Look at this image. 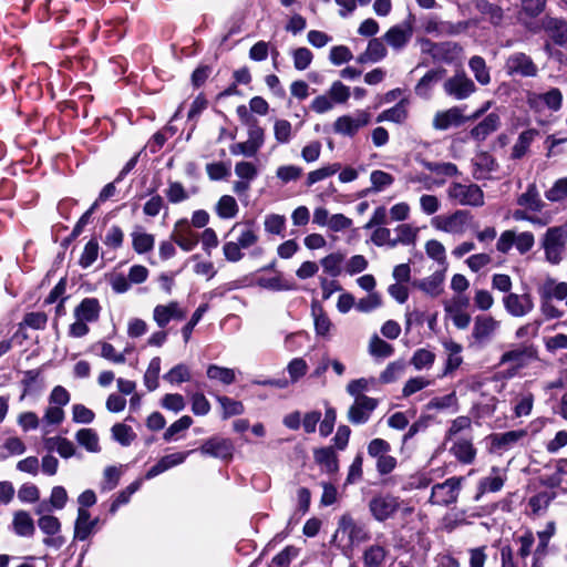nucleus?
I'll return each mask as SVG.
<instances>
[{"mask_svg":"<svg viewBox=\"0 0 567 567\" xmlns=\"http://www.w3.org/2000/svg\"><path fill=\"white\" fill-rule=\"evenodd\" d=\"M443 89L447 95L456 100H465L475 92L476 87L464 72H458L444 82Z\"/></svg>","mask_w":567,"mask_h":567,"instance_id":"nucleus-14","label":"nucleus"},{"mask_svg":"<svg viewBox=\"0 0 567 567\" xmlns=\"http://www.w3.org/2000/svg\"><path fill=\"white\" fill-rule=\"evenodd\" d=\"M101 312V306L95 298H84L74 309L73 315L75 319L85 321L87 323L95 322Z\"/></svg>","mask_w":567,"mask_h":567,"instance_id":"nucleus-23","label":"nucleus"},{"mask_svg":"<svg viewBox=\"0 0 567 567\" xmlns=\"http://www.w3.org/2000/svg\"><path fill=\"white\" fill-rule=\"evenodd\" d=\"M193 424V419L188 415H183L181 419L172 423L163 434V439L166 442L177 440V435L182 432L187 431Z\"/></svg>","mask_w":567,"mask_h":567,"instance_id":"nucleus-45","label":"nucleus"},{"mask_svg":"<svg viewBox=\"0 0 567 567\" xmlns=\"http://www.w3.org/2000/svg\"><path fill=\"white\" fill-rule=\"evenodd\" d=\"M423 166L440 176L454 177L460 174L457 166L450 162H424Z\"/></svg>","mask_w":567,"mask_h":567,"instance_id":"nucleus-49","label":"nucleus"},{"mask_svg":"<svg viewBox=\"0 0 567 567\" xmlns=\"http://www.w3.org/2000/svg\"><path fill=\"white\" fill-rule=\"evenodd\" d=\"M408 99H401L398 104L393 107L388 109L380 113L377 117V122H393V123H403L408 118Z\"/></svg>","mask_w":567,"mask_h":567,"instance_id":"nucleus-31","label":"nucleus"},{"mask_svg":"<svg viewBox=\"0 0 567 567\" xmlns=\"http://www.w3.org/2000/svg\"><path fill=\"white\" fill-rule=\"evenodd\" d=\"M435 361V354L427 349H419L411 358V363L416 370L429 369Z\"/></svg>","mask_w":567,"mask_h":567,"instance_id":"nucleus-61","label":"nucleus"},{"mask_svg":"<svg viewBox=\"0 0 567 567\" xmlns=\"http://www.w3.org/2000/svg\"><path fill=\"white\" fill-rule=\"evenodd\" d=\"M371 188L368 192L380 193L394 183V177L381 169L372 171L370 174Z\"/></svg>","mask_w":567,"mask_h":567,"instance_id":"nucleus-43","label":"nucleus"},{"mask_svg":"<svg viewBox=\"0 0 567 567\" xmlns=\"http://www.w3.org/2000/svg\"><path fill=\"white\" fill-rule=\"evenodd\" d=\"M206 373L210 380H216L225 385H229L236 380L235 370L217 364H209Z\"/></svg>","mask_w":567,"mask_h":567,"instance_id":"nucleus-40","label":"nucleus"},{"mask_svg":"<svg viewBox=\"0 0 567 567\" xmlns=\"http://www.w3.org/2000/svg\"><path fill=\"white\" fill-rule=\"evenodd\" d=\"M427 410H457V396L455 392H452L444 396L433 398L426 405Z\"/></svg>","mask_w":567,"mask_h":567,"instance_id":"nucleus-59","label":"nucleus"},{"mask_svg":"<svg viewBox=\"0 0 567 567\" xmlns=\"http://www.w3.org/2000/svg\"><path fill=\"white\" fill-rule=\"evenodd\" d=\"M463 49L456 42L439 43L435 49L434 59L451 63L461 58Z\"/></svg>","mask_w":567,"mask_h":567,"instance_id":"nucleus-33","label":"nucleus"},{"mask_svg":"<svg viewBox=\"0 0 567 567\" xmlns=\"http://www.w3.org/2000/svg\"><path fill=\"white\" fill-rule=\"evenodd\" d=\"M233 237L223 246V255L229 262H238L244 258L243 249H249L259 241L258 229L254 221H238L227 233Z\"/></svg>","mask_w":567,"mask_h":567,"instance_id":"nucleus-2","label":"nucleus"},{"mask_svg":"<svg viewBox=\"0 0 567 567\" xmlns=\"http://www.w3.org/2000/svg\"><path fill=\"white\" fill-rule=\"evenodd\" d=\"M377 384V380L374 378H360L352 380L347 385V392L353 396L358 398H368L363 394L364 391L370 390Z\"/></svg>","mask_w":567,"mask_h":567,"instance_id":"nucleus-41","label":"nucleus"},{"mask_svg":"<svg viewBox=\"0 0 567 567\" xmlns=\"http://www.w3.org/2000/svg\"><path fill=\"white\" fill-rule=\"evenodd\" d=\"M425 252L431 259L436 261L440 266H442L445 269L447 268L446 251L444 245L441 241L436 239L427 240L425 243Z\"/></svg>","mask_w":567,"mask_h":567,"instance_id":"nucleus-42","label":"nucleus"},{"mask_svg":"<svg viewBox=\"0 0 567 567\" xmlns=\"http://www.w3.org/2000/svg\"><path fill=\"white\" fill-rule=\"evenodd\" d=\"M96 523L97 518L91 519L90 513L85 508L79 507L74 526V538L79 540L87 539Z\"/></svg>","mask_w":567,"mask_h":567,"instance_id":"nucleus-27","label":"nucleus"},{"mask_svg":"<svg viewBox=\"0 0 567 567\" xmlns=\"http://www.w3.org/2000/svg\"><path fill=\"white\" fill-rule=\"evenodd\" d=\"M111 431L113 439L123 446L130 445L135 439V433L132 427L123 423L114 424Z\"/></svg>","mask_w":567,"mask_h":567,"instance_id":"nucleus-62","label":"nucleus"},{"mask_svg":"<svg viewBox=\"0 0 567 567\" xmlns=\"http://www.w3.org/2000/svg\"><path fill=\"white\" fill-rule=\"evenodd\" d=\"M265 231L272 235H281L286 228V217L279 214H269L264 220Z\"/></svg>","mask_w":567,"mask_h":567,"instance_id":"nucleus-58","label":"nucleus"},{"mask_svg":"<svg viewBox=\"0 0 567 567\" xmlns=\"http://www.w3.org/2000/svg\"><path fill=\"white\" fill-rule=\"evenodd\" d=\"M371 122V114L365 110H358L352 115H342L333 122V132L342 136H354L358 131Z\"/></svg>","mask_w":567,"mask_h":567,"instance_id":"nucleus-8","label":"nucleus"},{"mask_svg":"<svg viewBox=\"0 0 567 567\" xmlns=\"http://www.w3.org/2000/svg\"><path fill=\"white\" fill-rule=\"evenodd\" d=\"M470 69L478 83L486 85L491 81L489 72L483 58L475 55L470 60Z\"/></svg>","mask_w":567,"mask_h":567,"instance_id":"nucleus-54","label":"nucleus"},{"mask_svg":"<svg viewBox=\"0 0 567 567\" xmlns=\"http://www.w3.org/2000/svg\"><path fill=\"white\" fill-rule=\"evenodd\" d=\"M164 380L171 384L187 382L190 380L189 368L184 363H179L164 374Z\"/></svg>","mask_w":567,"mask_h":567,"instance_id":"nucleus-56","label":"nucleus"},{"mask_svg":"<svg viewBox=\"0 0 567 567\" xmlns=\"http://www.w3.org/2000/svg\"><path fill=\"white\" fill-rule=\"evenodd\" d=\"M171 238L184 251H192L198 244V236L189 228L187 219L175 223Z\"/></svg>","mask_w":567,"mask_h":567,"instance_id":"nucleus-18","label":"nucleus"},{"mask_svg":"<svg viewBox=\"0 0 567 567\" xmlns=\"http://www.w3.org/2000/svg\"><path fill=\"white\" fill-rule=\"evenodd\" d=\"M344 260V255L341 252H332L320 260L324 272L331 277H338L341 274V265Z\"/></svg>","mask_w":567,"mask_h":567,"instance_id":"nucleus-46","label":"nucleus"},{"mask_svg":"<svg viewBox=\"0 0 567 567\" xmlns=\"http://www.w3.org/2000/svg\"><path fill=\"white\" fill-rule=\"evenodd\" d=\"M161 371V359L158 357L153 358L146 372L144 374V384L148 391H154L158 386V375Z\"/></svg>","mask_w":567,"mask_h":567,"instance_id":"nucleus-52","label":"nucleus"},{"mask_svg":"<svg viewBox=\"0 0 567 567\" xmlns=\"http://www.w3.org/2000/svg\"><path fill=\"white\" fill-rule=\"evenodd\" d=\"M445 271V268L437 270L431 276L414 282V286L432 298L439 297L444 290Z\"/></svg>","mask_w":567,"mask_h":567,"instance_id":"nucleus-21","label":"nucleus"},{"mask_svg":"<svg viewBox=\"0 0 567 567\" xmlns=\"http://www.w3.org/2000/svg\"><path fill=\"white\" fill-rule=\"evenodd\" d=\"M311 315L313 317L315 329L317 334L321 337L329 336V332L332 328V323L319 302L313 301L311 303Z\"/></svg>","mask_w":567,"mask_h":567,"instance_id":"nucleus-32","label":"nucleus"},{"mask_svg":"<svg viewBox=\"0 0 567 567\" xmlns=\"http://www.w3.org/2000/svg\"><path fill=\"white\" fill-rule=\"evenodd\" d=\"M378 406V400L373 398L354 399L353 404L348 410V420L350 423L359 425L369 421L371 413Z\"/></svg>","mask_w":567,"mask_h":567,"instance_id":"nucleus-15","label":"nucleus"},{"mask_svg":"<svg viewBox=\"0 0 567 567\" xmlns=\"http://www.w3.org/2000/svg\"><path fill=\"white\" fill-rule=\"evenodd\" d=\"M443 71H429L415 85V93L421 97H429L432 86L441 79Z\"/></svg>","mask_w":567,"mask_h":567,"instance_id":"nucleus-44","label":"nucleus"},{"mask_svg":"<svg viewBox=\"0 0 567 567\" xmlns=\"http://www.w3.org/2000/svg\"><path fill=\"white\" fill-rule=\"evenodd\" d=\"M133 249L137 254H145L154 248L155 238L152 234H147L142 229H136L131 234Z\"/></svg>","mask_w":567,"mask_h":567,"instance_id":"nucleus-38","label":"nucleus"},{"mask_svg":"<svg viewBox=\"0 0 567 567\" xmlns=\"http://www.w3.org/2000/svg\"><path fill=\"white\" fill-rule=\"evenodd\" d=\"M47 442L49 446L55 449L63 458L72 457L75 454L74 444L66 437L54 436L50 437Z\"/></svg>","mask_w":567,"mask_h":567,"instance_id":"nucleus-53","label":"nucleus"},{"mask_svg":"<svg viewBox=\"0 0 567 567\" xmlns=\"http://www.w3.org/2000/svg\"><path fill=\"white\" fill-rule=\"evenodd\" d=\"M543 28L556 44L565 45L567 43V22L565 20L546 17L543 20Z\"/></svg>","mask_w":567,"mask_h":567,"instance_id":"nucleus-25","label":"nucleus"},{"mask_svg":"<svg viewBox=\"0 0 567 567\" xmlns=\"http://www.w3.org/2000/svg\"><path fill=\"white\" fill-rule=\"evenodd\" d=\"M463 477H450L445 482L435 484L432 487L430 503L433 505L447 506L457 501Z\"/></svg>","mask_w":567,"mask_h":567,"instance_id":"nucleus-11","label":"nucleus"},{"mask_svg":"<svg viewBox=\"0 0 567 567\" xmlns=\"http://www.w3.org/2000/svg\"><path fill=\"white\" fill-rule=\"evenodd\" d=\"M555 497V492H540L529 498L528 505L532 508L533 514L538 515L540 512L548 508Z\"/></svg>","mask_w":567,"mask_h":567,"instance_id":"nucleus-51","label":"nucleus"},{"mask_svg":"<svg viewBox=\"0 0 567 567\" xmlns=\"http://www.w3.org/2000/svg\"><path fill=\"white\" fill-rule=\"evenodd\" d=\"M215 212L221 219H231L237 216L239 207L233 196L223 195L216 203Z\"/></svg>","mask_w":567,"mask_h":567,"instance_id":"nucleus-35","label":"nucleus"},{"mask_svg":"<svg viewBox=\"0 0 567 567\" xmlns=\"http://www.w3.org/2000/svg\"><path fill=\"white\" fill-rule=\"evenodd\" d=\"M413 35V25L411 21H404L401 24L390 28L385 34L384 40L394 50L404 48Z\"/></svg>","mask_w":567,"mask_h":567,"instance_id":"nucleus-20","label":"nucleus"},{"mask_svg":"<svg viewBox=\"0 0 567 567\" xmlns=\"http://www.w3.org/2000/svg\"><path fill=\"white\" fill-rule=\"evenodd\" d=\"M516 203L519 208L512 213L516 221H528L533 226L545 227L553 219L550 213L544 212L546 203L542 199L535 183L527 185L526 190L517 196Z\"/></svg>","mask_w":567,"mask_h":567,"instance_id":"nucleus-1","label":"nucleus"},{"mask_svg":"<svg viewBox=\"0 0 567 567\" xmlns=\"http://www.w3.org/2000/svg\"><path fill=\"white\" fill-rule=\"evenodd\" d=\"M527 435L526 430H513L493 436V444L498 447H509Z\"/></svg>","mask_w":567,"mask_h":567,"instance_id":"nucleus-47","label":"nucleus"},{"mask_svg":"<svg viewBox=\"0 0 567 567\" xmlns=\"http://www.w3.org/2000/svg\"><path fill=\"white\" fill-rule=\"evenodd\" d=\"M505 71L511 76L533 78L537 75L538 69L530 56L515 52L506 59Z\"/></svg>","mask_w":567,"mask_h":567,"instance_id":"nucleus-13","label":"nucleus"},{"mask_svg":"<svg viewBox=\"0 0 567 567\" xmlns=\"http://www.w3.org/2000/svg\"><path fill=\"white\" fill-rule=\"evenodd\" d=\"M542 300H564L567 297V284L557 282L553 278H547L538 288Z\"/></svg>","mask_w":567,"mask_h":567,"instance_id":"nucleus-26","label":"nucleus"},{"mask_svg":"<svg viewBox=\"0 0 567 567\" xmlns=\"http://www.w3.org/2000/svg\"><path fill=\"white\" fill-rule=\"evenodd\" d=\"M501 322L487 315L476 316L472 328L471 338L477 346L487 343L499 329Z\"/></svg>","mask_w":567,"mask_h":567,"instance_id":"nucleus-12","label":"nucleus"},{"mask_svg":"<svg viewBox=\"0 0 567 567\" xmlns=\"http://www.w3.org/2000/svg\"><path fill=\"white\" fill-rule=\"evenodd\" d=\"M302 175V168L296 165H282L276 171V177L284 184L298 181Z\"/></svg>","mask_w":567,"mask_h":567,"instance_id":"nucleus-64","label":"nucleus"},{"mask_svg":"<svg viewBox=\"0 0 567 567\" xmlns=\"http://www.w3.org/2000/svg\"><path fill=\"white\" fill-rule=\"evenodd\" d=\"M545 198L550 203H560L567 198V177L558 178L545 192Z\"/></svg>","mask_w":567,"mask_h":567,"instance_id":"nucleus-48","label":"nucleus"},{"mask_svg":"<svg viewBox=\"0 0 567 567\" xmlns=\"http://www.w3.org/2000/svg\"><path fill=\"white\" fill-rule=\"evenodd\" d=\"M274 136L279 144H287L292 138V125L287 120H276Z\"/></svg>","mask_w":567,"mask_h":567,"instance_id":"nucleus-60","label":"nucleus"},{"mask_svg":"<svg viewBox=\"0 0 567 567\" xmlns=\"http://www.w3.org/2000/svg\"><path fill=\"white\" fill-rule=\"evenodd\" d=\"M444 312L453 324L465 330L471 323V316L466 312L470 307V298L466 295H454L452 298L443 301Z\"/></svg>","mask_w":567,"mask_h":567,"instance_id":"nucleus-7","label":"nucleus"},{"mask_svg":"<svg viewBox=\"0 0 567 567\" xmlns=\"http://www.w3.org/2000/svg\"><path fill=\"white\" fill-rule=\"evenodd\" d=\"M389 555V549L380 544L368 546L362 555L364 567H382Z\"/></svg>","mask_w":567,"mask_h":567,"instance_id":"nucleus-28","label":"nucleus"},{"mask_svg":"<svg viewBox=\"0 0 567 567\" xmlns=\"http://www.w3.org/2000/svg\"><path fill=\"white\" fill-rule=\"evenodd\" d=\"M185 317L186 310L177 301L157 305L153 309V320L161 329H164L171 320H183Z\"/></svg>","mask_w":567,"mask_h":567,"instance_id":"nucleus-16","label":"nucleus"},{"mask_svg":"<svg viewBox=\"0 0 567 567\" xmlns=\"http://www.w3.org/2000/svg\"><path fill=\"white\" fill-rule=\"evenodd\" d=\"M489 107V102L486 105L475 112L472 116H465L461 106H453L444 111H439L434 114L432 126L436 131H446L451 127L461 126L467 121L478 118Z\"/></svg>","mask_w":567,"mask_h":567,"instance_id":"nucleus-5","label":"nucleus"},{"mask_svg":"<svg viewBox=\"0 0 567 567\" xmlns=\"http://www.w3.org/2000/svg\"><path fill=\"white\" fill-rule=\"evenodd\" d=\"M248 138L230 145L229 151L235 156L254 157L265 144V130L257 121L248 123Z\"/></svg>","mask_w":567,"mask_h":567,"instance_id":"nucleus-6","label":"nucleus"},{"mask_svg":"<svg viewBox=\"0 0 567 567\" xmlns=\"http://www.w3.org/2000/svg\"><path fill=\"white\" fill-rule=\"evenodd\" d=\"M450 453L462 464L470 465L473 464L477 451L474 447L471 440L467 439H457L454 441L452 446L450 447Z\"/></svg>","mask_w":567,"mask_h":567,"instance_id":"nucleus-22","label":"nucleus"},{"mask_svg":"<svg viewBox=\"0 0 567 567\" xmlns=\"http://www.w3.org/2000/svg\"><path fill=\"white\" fill-rule=\"evenodd\" d=\"M13 530L22 537H30L34 534V523L30 514L25 511H17L12 519Z\"/></svg>","mask_w":567,"mask_h":567,"instance_id":"nucleus-30","label":"nucleus"},{"mask_svg":"<svg viewBox=\"0 0 567 567\" xmlns=\"http://www.w3.org/2000/svg\"><path fill=\"white\" fill-rule=\"evenodd\" d=\"M100 246L96 239H91L84 246L83 252L80 257V265L83 268L90 267L99 256Z\"/></svg>","mask_w":567,"mask_h":567,"instance_id":"nucleus-63","label":"nucleus"},{"mask_svg":"<svg viewBox=\"0 0 567 567\" xmlns=\"http://www.w3.org/2000/svg\"><path fill=\"white\" fill-rule=\"evenodd\" d=\"M532 359L533 352L529 349L517 348L515 350L505 352L501 357L499 364L513 363V371L508 374L509 377H513L516 371L526 367Z\"/></svg>","mask_w":567,"mask_h":567,"instance_id":"nucleus-24","label":"nucleus"},{"mask_svg":"<svg viewBox=\"0 0 567 567\" xmlns=\"http://www.w3.org/2000/svg\"><path fill=\"white\" fill-rule=\"evenodd\" d=\"M538 135V131L530 128L522 132L512 148V158H522L528 151L530 144Z\"/></svg>","mask_w":567,"mask_h":567,"instance_id":"nucleus-37","label":"nucleus"},{"mask_svg":"<svg viewBox=\"0 0 567 567\" xmlns=\"http://www.w3.org/2000/svg\"><path fill=\"white\" fill-rule=\"evenodd\" d=\"M341 169V165L339 163L329 164L327 166H322L318 169H315L308 174L307 184L309 186L323 181L327 177H330L338 173Z\"/></svg>","mask_w":567,"mask_h":567,"instance_id":"nucleus-55","label":"nucleus"},{"mask_svg":"<svg viewBox=\"0 0 567 567\" xmlns=\"http://www.w3.org/2000/svg\"><path fill=\"white\" fill-rule=\"evenodd\" d=\"M396 238L391 243V247H395L398 244L411 245L415 241L417 236V229L409 224H401L395 227Z\"/></svg>","mask_w":567,"mask_h":567,"instance_id":"nucleus-50","label":"nucleus"},{"mask_svg":"<svg viewBox=\"0 0 567 567\" xmlns=\"http://www.w3.org/2000/svg\"><path fill=\"white\" fill-rule=\"evenodd\" d=\"M447 198L456 205L481 207L484 205V193L476 184L453 182L446 189Z\"/></svg>","mask_w":567,"mask_h":567,"instance_id":"nucleus-4","label":"nucleus"},{"mask_svg":"<svg viewBox=\"0 0 567 567\" xmlns=\"http://www.w3.org/2000/svg\"><path fill=\"white\" fill-rule=\"evenodd\" d=\"M199 452L203 455L228 460L233 456L234 445L228 439L214 436L202 444Z\"/></svg>","mask_w":567,"mask_h":567,"instance_id":"nucleus-19","label":"nucleus"},{"mask_svg":"<svg viewBox=\"0 0 567 567\" xmlns=\"http://www.w3.org/2000/svg\"><path fill=\"white\" fill-rule=\"evenodd\" d=\"M499 126V116L495 113L488 114L482 122L471 130V136L476 141H484Z\"/></svg>","mask_w":567,"mask_h":567,"instance_id":"nucleus-29","label":"nucleus"},{"mask_svg":"<svg viewBox=\"0 0 567 567\" xmlns=\"http://www.w3.org/2000/svg\"><path fill=\"white\" fill-rule=\"evenodd\" d=\"M313 456L316 462L328 473L338 471V458L332 447L318 449Z\"/></svg>","mask_w":567,"mask_h":567,"instance_id":"nucleus-36","label":"nucleus"},{"mask_svg":"<svg viewBox=\"0 0 567 567\" xmlns=\"http://www.w3.org/2000/svg\"><path fill=\"white\" fill-rule=\"evenodd\" d=\"M327 94L333 104H344L349 100L351 92L350 87L344 85L341 81H334L329 87Z\"/></svg>","mask_w":567,"mask_h":567,"instance_id":"nucleus-57","label":"nucleus"},{"mask_svg":"<svg viewBox=\"0 0 567 567\" xmlns=\"http://www.w3.org/2000/svg\"><path fill=\"white\" fill-rule=\"evenodd\" d=\"M75 440L87 452L97 453L101 450L97 433L93 429H80L75 433Z\"/></svg>","mask_w":567,"mask_h":567,"instance_id":"nucleus-39","label":"nucleus"},{"mask_svg":"<svg viewBox=\"0 0 567 567\" xmlns=\"http://www.w3.org/2000/svg\"><path fill=\"white\" fill-rule=\"evenodd\" d=\"M471 215L467 210H456L450 215H440L432 219L435 229L452 234L463 235L468 226Z\"/></svg>","mask_w":567,"mask_h":567,"instance_id":"nucleus-10","label":"nucleus"},{"mask_svg":"<svg viewBox=\"0 0 567 567\" xmlns=\"http://www.w3.org/2000/svg\"><path fill=\"white\" fill-rule=\"evenodd\" d=\"M369 511L378 522H385L394 516L401 508L399 497L391 494H377L369 502Z\"/></svg>","mask_w":567,"mask_h":567,"instance_id":"nucleus-9","label":"nucleus"},{"mask_svg":"<svg viewBox=\"0 0 567 567\" xmlns=\"http://www.w3.org/2000/svg\"><path fill=\"white\" fill-rule=\"evenodd\" d=\"M370 533L363 524L357 523L349 514H344L338 522V528L333 535V542L341 547L343 554H349L352 549L370 539Z\"/></svg>","mask_w":567,"mask_h":567,"instance_id":"nucleus-3","label":"nucleus"},{"mask_svg":"<svg viewBox=\"0 0 567 567\" xmlns=\"http://www.w3.org/2000/svg\"><path fill=\"white\" fill-rule=\"evenodd\" d=\"M505 310L513 317H524L534 308L529 293L517 295L509 292L503 298Z\"/></svg>","mask_w":567,"mask_h":567,"instance_id":"nucleus-17","label":"nucleus"},{"mask_svg":"<svg viewBox=\"0 0 567 567\" xmlns=\"http://www.w3.org/2000/svg\"><path fill=\"white\" fill-rule=\"evenodd\" d=\"M493 475L487 476L480 481L478 491L480 493L476 496V499L486 492H498L503 488L506 477L499 474V470L496 467L492 468Z\"/></svg>","mask_w":567,"mask_h":567,"instance_id":"nucleus-34","label":"nucleus"}]
</instances>
